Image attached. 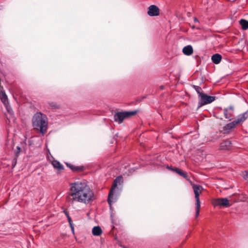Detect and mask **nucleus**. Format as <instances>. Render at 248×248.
Wrapping results in <instances>:
<instances>
[{
	"label": "nucleus",
	"mask_w": 248,
	"mask_h": 248,
	"mask_svg": "<svg viewBox=\"0 0 248 248\" xmlns=\"http://www.w3.org/2000/svg\"><path fill=\"white\" fill-rule=\"evenodd\" d=\"M52 164L55 168H57L60 170L63 169V166H62V165L60 163V162H59V161H58L57 160H54V161H53Z\"/></svg>",
	"instance_id": "6ab92c4d"
},
{
	"label": "nucleus",
	"mask_w": 248,
	"mask_h": 248,
	"mask_svg": "<svg viewBox=\"0 0 248 248\" xmlns=\"http://www.w3.org/2000/svg\"><path fill=\"white\" fill-rule=\"evenodd\" d=\"M176 173L179 174L180 175L183 176L185 178H186V180H189V178H188L187 176L186 175V172L182 171L181 170L178 169Z\"/></svg>",
	"instance_id": "aec40b11"
},
{
	"label": "nucleus",
	"mask_w": 248,
	"mask_h": 248,
	"mask_svg": "<svg viewBox=\"0 0 248 248\" xmlns=\"http://www.w3.org/2000/svg\"><path fill=\"white\" fill-rule=\"evenodd\" d=\"M136 112V111L116 112L114 115V121L118 123H121L124 119L134 115Z\"/></svg>",
	"instance_id": "20e7f679"
},
{
	"label": "nucleus",
	"mask_w": 248,
	"mask_h": 248,
	"mask_svg": "<svg viewBox=\"0 0 248 248\" xmlns=\"http://www.w3.org/2000/svg\"><path fill=\"white\" fill-rule=\"evenodd\" d=\"M183 53L187 56L191 55L193 52V47L191 45H188L183 48Z\"/></svg>",
	"instance_id": "f8f14e48"
},
{
	"label": "nucleus",
	"mask_w": 248,
	"mask_h": 248,
	"mask_svg": "<svg viewBox=\"0 0 248 248\" xmlns=\"http://www.w3.org/2000/svg\"><path fill=\"white\" fill-rule=\"evenodd\" d=\"M235 124L233 123V122H231L229 124H227L223 128L224 131L227 132H229L230 130L232 128H234L235 127Z\"/></svg>",
	"instance_id": "f3484780"
},
{
	"label": "nucleus",
	"mask_w": 248,
	"mask_h": 248,
	"mask_svg": "<svg viewBox=\"0 0 248 248\" xmlns=\"http://www.w3.org/2000/svg\"><path fill=\"white\" fill-rule=\"evenodd\" d=\"M232 142L229 140H226L222 141L219 146L220 150H229L231 147Z\"/></svg>",
	"instance_id": "9d476101"
},
{
	"label": "nucleus",
	"mask_w": 248,
	"mask_h": 248,
	"mask_svg": "<svg viewBox=\"0 0 248 248\" xmlns=\"http://www.w3.org/2000/svg\"><path fill=\"white\" fill-rule=\"evenodd\" d=\"M233 110L234 108L232 106H230L228 108H225L224 109L223 112L225 118L229 119V120H231L233 116Z\"/></svg>",
	"instance_id": "1a4fd4ad"
},
{
	"label": "nucleus",
	"mask_w": 248,
	"mask_h": 248,
	"mask_svg": "<svg viewBox=\"0 0 248 248\" xmlns=\"http://www.w3.org/2000/svg\"><path fill=\"white\" fill-rule=\"evenodd\" d=\"M192 186L195 194L196 202H200L199 196L202 193L203 188L202 186L198 185L192 184Z\"/></svg>",
	"instance_id": "423d86ee"
},
{
	"label": "nucleus",
	"mask_w": 248,
	"mask_h": 248,
	"mask_svg": "<svg viewBox=\"0 0 248 248\" xmlns=\"http://www.w3.org/2000/svg\"><path fill=\"white\" fill-rule=\"evenodd\" d=\"M16 158H14L13 161H12V166L13 167H15L16 164Z\"/></svg>",
	"instance_id": "cd10ccee"
},
{
	"label": "nucleus",
	"mask_w": 248,
	"mask_h": 248,
	"mask_svg": "<svg viewBox=\"0 0 248 248\" xmlns=\"http://www.w3.org/2000/svg\"><path fill=\"white\" fill-rule=\"evenodd\" d=\"M69 196L72 202L88 204L95 199L93 190L85 181H77L70 185Z\"/></svg>",
	"instance_id": "f257e3e1"
},
{
	"label": "nucleus",
	"mask_w": 248,
	"mask_h": 248,
	"mask_svg": "<svg viewBox=\"0 0 248 248\" xmlns=\"http://www.w3.org/2000/svg\"><path fill=\"white\" fill-rule=\"evenodd\" d=\"M194 87L197 92V93L199 94V97H200V94L203 93L202 92V88L197 86H194Z\"/></svg>",
	"instance_id": "b1692460"
},
{
	"label": "nucleus",
	"mask_w": 248,
	"mask_h": 248,
	"mask_svg": "<svg viewBox=\"0 0 248 248\" xmlns=\"http://www.w3.org/2000/svg\"><path fill=\"white\" fill-rule=\"evenodd\" d=\"M32 125L34 129L39 130L43 135L45 134L48 125L46 116L41 112L36 113L32 118Z\"/></svg>",
	"instance_id": "f03ea898"
},
{
	"label": "nucleus",
	"mask_w": 248,
	"mask_h": 248,
	"mask_svg": "<svg viewBox=\"0 0 248 248\" xmlns=\"http://www.w3.org/2000/svg\"><path fill=\"white\" fill-rule=\"evenodd\" d=\"M166 168L169 170H170L175 172H176V171L178 169V168H173L172 166H170L168 165L166 166Z\"/></svg>",
	"instance_id": "a878e982"
},
{
	"label": "nucleus",
	"mask_w": 248,
	"mask_h": 248,
	"mask_svg": "<svg viewBox=\"0 0 248 248\" xmlns=\"http://www.w3.org/2000/svg\"><path fill=\"white\" fill-rule=\"evenodd\" d=\"M215 205L224 207L230 206L229 201L226 198L217 199L214 202Z\"/></svg>",
	"instance_id": "0eeeda50"
},
{
	"label": "nucleus",
	"mask_w": 248,
	"mask_h": 248,
	"mask_svg": "<svg viewBox=\"0 0 248 248\" xmlns=\"http://www.w3.org/2000/svg\"><path fill=\"white\" fill-rule=\"evenodd\" d=\"M194 21L195 23H198V22H199V20L196 17H194Z\"/></svg>",
	"instance_id": "c85d7f7f"
},
{
	"label": "nucleus",
	"mask_w": 248,
	"mask_h": 248,
	"mask_svg": "<svg viewBox=\"0 0 248 248\" xmlns=\"http://www.w3.org/2000/svg\"><path fill=\"white\" fill-rule=\"evenodd\" d=\"M221 55L218 53L213 55L211 57V60L213 62L216 64L219 63L221 61Z\"/></svg>",
	"instance_id": "4468645a"
},
{
	"label": "nucleus",
	"mask_w": 248,
	"mask_h": 248,
	"mask_svg": "<svg viewBox=\"0 0 248 248\" xmlns=\"http://www.w3.org/2000/svg\"><path fill=\"white\" fill-rule=\"evenodd\" d=\"M242 175H243V178L245 180L248 179V171H245L244 172H243Z\"/></svg>",
	"instance_id": "bb28decb"
},
{
	"label": "nucleus",
	"mask_w": 248,
	"mask_h": 248,
	"mask_svg": "<svg viewBox=\"0 0 248 248\" xmlns=\"http://www.w3.org/2000/svg\"><path fill=\"white\" fill-rule=\"evenodd\" d=\"M200 99L198 102L199 108L213 102L216 98L214 96L207 95L204 93L200 94Z\"/></svg>",
	"instance_id": "39448f33"
},
{
	"label": "nucleus",
	"mask_w": 248,
	"mask_h": 248,
	"mask_svg": "<svg viewBox=\"0 0 248 248\" xmlns=\"http://www.w3.org/2000/svg\"><path fill=\"white\" fill-rule=\"evenodd\" d=\"M123 183V179L122 176L121 175L118 176L113 181L112 186L109 191L108 199V202L110 208L111 207V204L112 202H115L113 200L114 191L115 190V188L117 187L118 185H121Z\"/></svg>",
	"instance_id": "7ed1b4c3"
},
{
	"label": "nucleus",
	"mask_w": 248,
	"mask_h": 248,
	"mask_svg": "<svg viewBox=\"0 0 248 248\" xmlns=\"http://www.w3.org/2000/svg\"><path fill=\"white\" fill-rule=\"evenodd\" d=\"M0 99L4 105L8 103V98L4 92H0Z\"/></svg>",
	"instance_id": "dca6fc26"
},
{
	"label": "nucleus",
	"mask_w": 248,
	"mask_h": 248,
	"mask_svg": "<svg viewBox=\"0 0 248 248\" xmlns=\"http://www.w3.org/2000/svg\"><path fill=\"white\" fill-rule=\"evenodd\" d=\"M240 24L241 25L243 30H246L248 29V21L242 19L240 21Z\"/></svg>",
	"instance_id": "a211bd4d"
},
{
	"label": "nucleus",
	"mask_w": 248,
	"mask_h": 248,
	"mask_svg": "<svg viewBox=\"0 0 248 248\" xmlns=\"http://www.w3.org/2000/svg\"><path fill=\"white\" fill-rule=\"evenodd\" d=\"M102 231L99 226H95L93 228L92 233L94 236H99L102 234Z\"/></svg>",
	"instance_id": "2eb2a0df"
},
{
	"label": "nucleus",
	"mask_w": 248,
	"mask_h": 248,
	"mask_svg": "<svg viewBox=\"0 0 248 248\" xmlns=\"http://www.w3.org/2000/svg\"><path fill=\"white\" fill-rule=\"evenodd\" d=\"M17 149L20 150V148L19 147H17Z\"/></svg>",
	"instance_id": "7c9ffc66"
},
{
	"label": "nucleus",
	"mask_w": 248,
	"mask_h": 248,
	"mask_svg": "<svg viewBox=\"0 0 248 248\" xmlns=\"http://www.w3.org/2000/svg\"><path fill=\"white\" fill-rule=\"evenodd\" d=\"M49 105L52 108H58L59 107V105L56 103L54 102H49Z\"/></svg>",
	"instance_id": "393cba45"
},
{
	"label": "nucleus",
	"mask_w": 248,
	"mask_h": 248,
	"mask_svg": "<svg viewBox=\"0 0 248 248\" xmlns=\"http://www.w3.org/2000/svg\"><path fill=\"white\" fill-rule=\"evenodd\" d=\"M66 216L67 217V219H68V222L69 223V225L70 226L71 230H72V232H74V226H73V225L72 220L71 218L69 216L68 214H66Z\"/></svg>",
	"instance_id": "4be33fe9"
},
{
	"label": "nucleus",
	"mask_w": 248,
	"mask_h": 248,
	"mask_svg": "<svg viewBox=\"0 0 248 248\" xmlns=\"http://www.w3.org/2000/svg\"><path fill=\"white\" fill-rule=\"evenodd\" d=\"M4 105L6 109V110H7L8 113L9 115V117H8V116H6L7 119L9 120V122H10V119L12 118H14V112L13 111L12 108L9 105L8 103L6 104V105Z\"/></svg>",
	"instance_id": "ddd939ff"
},
{
	"label": "nucleus",
	"mask_w": 248,
	"mask_h": 248,
	"mask_svg": "<svg viewBox=\"0 0 248 248\" xmlns=\"http://www.w3.org/2000/svg\"><path fill=\"white\" fill-rule=\"evenodd\" d=\"M196 216L198 217L200 214V208L201 207L200 202H196Z\"/></svg>",
	"instance_id": "5701e85b"
},
{
	"label": "nucleus",
	"mask_w": 248,
	"mask_h": 248,
	"mask_svg": "<svg viewBox=\"0 0 248 248\" xmlns=\"http://www.w3.org/2000/svg\"><path fill=\"white\" fill-rule=\"evenodd\" d=\"M247 115V112H245L242 114L239 115L238 116L235 120L233 121L234 124L237 125L239 124H240L241 122H243L245 121L247 118H248V116H246Z\"/></svg>",
	"instance_id": "9b49d317"
},
{
	"label": "nucleus",
	"mask_w": 248,
	"mask_h": 248,
	"mask_svg": "<svg viewBox=\"0 0 248 248\" xmlns=\"http://www.w3.org/2000/svg\"><path fill=\"white\" fill-rule=\"evenodd\" d=\"M67 166L69 167L73 171H78L79 170H82V167L74 166L73 165H70L68 163L66 164Z\"/></svg>",
	"instance_id": "412c9836"
},
{
	"label": "nucleus",
	"mask_w": 248,
	"mask_h": 248,
	"mask_svg": "<svg viewBox=\"0 0 248 248\" xmlns=\"http://www.w3.org/2000/svg\"><path fill=\"white\" fill-rule=\"evenodd\" d=\"M147 13L151 16H156L159 14V9L156 5H152L149 7Z\"/></svg>",
	"instance_id": "6e6552de"
},
{
	"label": "nucleus",
	"mask_w": 248,
	"mask_h": 248,
	"mask_svg": "<svg viewBox=\"0 0 248 248\" xmlns=\"http://www.w3.org/2000/svg\"><path fill=\"white\" fill-rule=\"evenodd\" d=\"M160 88H161V89H163L164 88L163 86H161L160 87Z\"/></svg>",
	"instance_id": "c756f323"
}]
</instances>
